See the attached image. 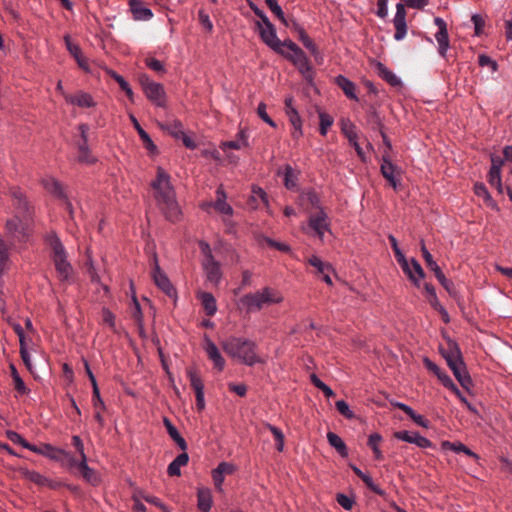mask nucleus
<instances>
[{"label": "nucleus", "instance_id": "obj_52", "mask_svg": "<svg viewBox=\"0 0 512 512\" xmlns=\"http://www.w3.org/2000/svg\"><path fill=\"white\" fill-rule=\"evenodd\" d=\"M319 120H320V134L325 136L328 132V129L332 126L334 119L332 116L327 114L326 112H319Z\"/></svg>", "mask_w": 512, "mask_h": 512}, {"label": "nucleus", "instance_id": "obj_34", "mask_svg": "<svg viewBox=\"0 0 512 512\" xmlns=\"http://www.w3.org/2000/svg\"><path fill=\"white\" fill-rule=\"evenodd\" d=\"M350 468L353 470V472L366 484V486L372 490L374 493L378 495H383V490L374 483L372 477L364 473L361 469H359L356 465L350 464Z\"/></svg>", "mask_w": 512, "mask_h": 512}, {"label": "nucleus", "instance_id": "obj_36", "mask_svg": "<svg viewBox=\"0 0 512 512\" xmlns=\"http://www.w3.org/2000/svg\"><path fill=\"white\" fill-rule=\"evenodd\" d=\"M379 76L392 86H398L401 84L400 79L383 63L377 62L376 64Z\"/></svg>", "mask_w": 512, "mask_h": 512}, {"label": "nucleus", "instance_id": "obj_10", "mask_svg": "<svg viewBox=\"0 0 512 512\" xmlns=\"http://www.w3.org/2000/svg\"><path fill=\"white\" fill-rule=\"evenodd\" d=\"M308 227L312 230L313 235L321 241H323L325 233L331 231L328 215L323 208L309 216Z\"/></svg>", "mask_w": 512, "mask_h": 512}, {"label": "nucleus", "instance_id": "obj_49", "mask_svg": "<svg viewBox=\"0 0 512 512\" xmlns=\"http://www.w3.org/2000/svg\"><path fill=\"white\" fill-rule=\"evenodd\" d=\"M265 427L273 434L276 441V448L279 452H282L284 449V434L283 432L276 426L271 425L270 423H265Z\"/></svg>", "mask_w": 512, "mask_h": 512}, {"label": "nucleus", "instance_id": "obj_60", "mask_svg": "<svg viewBox=\"0 0 512 512\" xmlns=\"http://www.w3.org/2000/svg\"><path fill=\"white\" fill-rule=\"evenodd\" d=\"M304 199L309 202L312 207L316 208L318 211H320V208H323L320 204V199L317 195V193L313 190H309L303 195Z\"/></svg>", "mask_w": 512, "mask_h": 512}, {"label": "nucleus", "instance_id": "obj_26", "mask_svg": "<svg viewBox=\"0 0 512 512\" xmlns=\"http://www.w3.org/2000/svg\"><path fill=\"white\" fill-rule=\"evenodd\" d=\"M248 136L249 135H248V132L246 129H240L237 134L236 140L225 141L221 144L220 147L223 150H226V149L239 150V149L248 147L249 146Z\"/></svg>", "mask_w": 512, "mask_h": 512}, {"label": "nucleus", "instance_id": "obj_37", "mask_svg": "<svg viewBox=\"0 0 512 512\" xmlns=\"http://www.w3.org/2000/svg\"><path fill=\"white\" fill-rule=\"evenodd\" d=\"M327 440H328V443L333 448L336 449V451L339 453L340 456H342V457L348 456L347 446L340 436H338L337 434H335L333 432H328Z\"/></svg>", "mask_w": 512, "mask_h": 512}, {"label": "nucleus", "instance_id": "obj_31", "mask_svg": "<svg viewBox=\"0 0 512 512\" xmlns=\"http://www.w3.org/2000/svg\"><path fill=\"white\" fill-rule=\"evenodd\" d=\"M189 461V456L186 451L179 454L169 465L167 468V473L169 476H180L181 475V467L187 465Z\"/></svg>", "mask_w": 512, "mask_h": 512}, {"label": "nucleus", "instance_id": "obj_3", "mask_svg": "<svg viewBox=\"0 0 512 512\" xmlns=\"http://www.w3.org/2000/svg\"><path fill=\"white\" fill-rule=\"evenodd\" d=\"M284 300L282 293L271 287H264L254 293H248L237 301L240 310L246 313L260 311L265 306L279 304Z\"/></svg>", "mask_w": 512, "mask_h": 512}, {"label": "nucleus", "instance_id": "obj_6", "mask_svg": "<svg viewBox=\"0 0 512 512\" xmlns=\"http://www.w3.org/2000/svg\"><path fill=\"white\" fill-rule=\"evenodd\" d=\"M429 0H404L403 3L396 4V13L393 18V25L395 28L394 39L396 41L403 40L407 35V21L405 6L413 9H423L427 6Z\"/></svg>", "mask_w": 512, "mask_h": 512}, {"label": "nucleus", "instance_id": "obj_28", "mask_svg": "<svg viewBox=\"0 0 512 512\" xmlns=\"http://www.w3.org/2000/svg\"><path fill=\"white\" fill-rule=\"evenodd\" d=\"M408 278L416 285L419 286V282L424 278L425 273L420 263L414 258L408 262V272H404Z\"/></svg>", "mask_w": 512, "mask_h": 512}, {"label": "nucleus", "instance_id": "obj_27", "mask_svg": "<svg viewBox=\"0 0 512 512\" xmlns=\"http://www.w3.org/2000/svg\"><path fill=\"white\" fill-rule=\"evenodd\" d=\"M335 83L342 89L343 93L351 100L358 101V96L356 94V85L354 82L349 80L347 77L343 75H338L335 78Z\"/></svg>", "mask_w": 512, "mask_h": 512}, {"label": "nucleus", "instance_id": "obj_14", "mask_svg": "<svg viewBox=\"0 0 512 512\" xmlns=\"http://www.w3.org/2000/svg\"><path fill=\"white\" fill-rule=\"evenodd\" d=\"M434 24L438 28V31L435 33V39L438 43V53L441 57L445 58L450 48L447 24L441 17H435Z\"/></svg>", "mask_w": 512, "mask_h": 512}, {"label": "nucleus", "instance_id": "obj_35", "mask_svg": "<svg viewBox=\"0 0 512 512\" xmlns=\"http://www.w3.org/2000/svg\"><path fill=\"white\" fill-rule=\"evenodd\" d=\"M289 122L292 126L291 136L294 140H299L303 136L302 119L298 111H291L287 115Z\"/></svg>", "mask_w": 512, "mask_h": 512}, {"label": "nucleus", "instance_id": "obj_18", "mask_svg": "<svg viewBox=\"0 0 512 512\" xmlns=\"http://www.w3.org/2000/svg\"><path fill=\"white\" fill-rule=\"evenodd\" d=\"M64 99L68 104L80 108H92L96 106L92 95L84 91H78L75 94H64Z\"/></svg>", "mask_w": 512, "mask_h": 512}, {"label": "nucleus", "instance_id": "obj_24", "mask_svg": "<svg viewBox=\"0 0 512 512\" xmlns=\"http://www.w3.org/2000/svg\"><path fill=\"white\" fill-rule=\"evenodd\" d=\"M31 451L54 461H62L61 454H63V449L56 448L51 444H42L41 446L33 445Z\"/></svg>", "mask_w": 512, "mask_h": 512}, {"label": "nucleus", "instance_id": "obj_63", "mask_svg": "<svg viewBox=\"0 0 512 512\" xmlns=\"http://www.w3.org/2000/svg\"><path fill=\"white\" fill-rule=\"evenodd\" d=\"M145 64L147 67H149L150 69L158 72V73H164L165 72V67H164V64L158 60V59H155V58H147L145 60Z\"/></svg>", "mask_w": 512, "mask_h": 512}, {"label": "nucleus", "instance_id": "obj_25", "mask_svg": "<svg viewBox=\"0 0 512 512\" xmlns=\"http://www.w3.org/2000/svg\"><path fill=\"white\" fill-rule=\"evenodd\" d=\"M78 468L81 471L83 479L93 486H98L101 483L99 474L87 464V459L79 460Z\"/></svg>", "mask_w": 512, "mask_h": 512}, {"label": "nucleus", "instance_id": "obj_58", "mask_svg": "<svg viewBox=\"0 0 512 512\" xmlns=\"http://www.w3.org/2000/svg\"><path fill=\"white\" fill-rule=\"evenodd\" d=\"M266 109H267V106L265 103H263V102L259 103L258 108H257V114L265 123H267L271 127L275 128L276 123L267 114Z\"/></svg>", "mask_w": 512, "mask_h": 512}, {"label": "nucleus", "instance_id": "obj_59", "mask_svg": "<svg viewBox=\"0 0 512 512\" xmlns=\"http://www.w3.org/2000/svg\"><path fill=\"white\" fill-rule=\"evenodd\" d=\"M336 500L337 503L347 511L351 510L355 503L354 499L342 493L337 494Z\"/></svg>", "mask_w": 512, "mask_h": 512}, {"label": "nucleus", "instance_id": "obj_51", "mask_svg": "<svg viewBox=\"0 0 512 512\" xmlns=\"http://www.w3.org/2000/svg\"><path fill=\"white\" fill-rule=\"evenodd\" d=\"M6 436L11 442H13L14 444L21 445L25 449H28L31 451L33 448V444H30L19 433L15 432L13 430H7Z\"/></svg>", "mask_w": 512, "mask_h": 512}, {"label": "nucleus", "instance_id": "obj_33", "mask_svg": "<svg viewBox=\"0 0 512 512\" xmlns=\"http://www.w3.org/2000/svg\"><path fill=\"white\" fill-rule=\"evenodd\" d=\"M159 127L175 139H179L184 132L182 123L176 119L159 123Z\"/></svg>", "mask_w": 512, "mask_h": 512}, {"label": "nucleus", "instance_id": "obj_5", "mask_svg": "<svg viewBox=\"0 0 512 512\" xmlns=\"http://www.w3.org/2000/svg\"><path fill=\"white\" fill-rule=\"evenodd\" d=\"M51 248V259L54 264L57 278L62 283H71L73 280V267L68 260L64 245L58 236L51 233L46 238Z\"/></svg>", "mask_w": 512, "mask_h": 512}, {"label": "nucleus", "instance_id": "obj_64", "mask_svg": "<svg viewBox=\"0 0 512 512\" xmlns=\"http://www.w3.org/2000/svg\"><path fill=\"white\" fill-rule=\"evenodd\" d=\"M199 21L201 25L204 27L206 31L209 33L213 31V23L210 20V17L207 13H205L203 10H200L198 13Z\"/></svg>", "mask_w": 512, "mask_h": 512}, {"label": "nucleus", "instance_id": "obj_21", "mask_svg": "<svg viewBox=\"0 0 512 512\" xmlns=\"http://www.w3.org/2000/svg\"><path fill=\"white\" fill-rule=\"evenodd\" d=\"M227 194L223 189V186L220 185L216 190V200L212 204L216 211L223 215L232 216L233 208L230 204L227 203Z\"/></svg>", "mask_w": 512, "mask_h": 512}, {"label": "nucleus", "instance_id": "obj_61", "mask_svg": "<svg viewBox=\"0 0 512 512\" xmlns=\"http://www.w3.org/2000/svg\"><path fill=\"white\" fill-rule=\"evenodd\" d=\"M465 445L459 441L456 442H450V441H443L441 443V448L443 450H451L455 453H462Z\"/></svg>", "mask_w": 512, "mask_h": 512}, {"label": "nucleus", "instance_id": "obj_17", "mask_svg": "<svg viewBox=\"0 0 512 512\" xmlns=\"http://www.w3.org/2000/svg\"><path fill=\"white\" fill-rule=\"evenodd\" d=\"M204 350L208 358L213 362L214 367L218 371H222L225 367V360L216 344L207 335L204 336Z\"/></svg>", "mask_w": 512, "mask_h": 512}, {"label": "nucleus", "instance_id": "obj_22", "mask_svg": "<svg viewBox=\"0 0 512 512\" xmlns=\"http://www.w3.org/2000/svg\"><path fill=\"white\" fill-rule=\"evenodd\" d=\"M134 128L139 134L140 139L142 140V143L144 147L151 153L156 154L158 152L157 146L154 144L153 140L149 136V134L140 126L138 120L133 114H130L129 116Z\"/></svg>", "mask_w": 512, "mask_h": 512}, {"label": "nucleus", "instance_id": "obj_62", "mask_svg": "<svg viewBox=\"0 0 512 512\" xmlns=\"http://www.w3.org/2000/svg\"><path fill=\"white\" fill-rule=\"evenodd\" d=\"M116 82L119 84L120 88L125 92L128 99L133 103L134 102V93L129 85V83L124 79V77L116 78Z\"/></svg>", "mask_w": 512, "mask_h": 512}, {"label": "nucleus", "instance_id": "obj_55", "mask_svg": "<svg viewBox=\"0 0 512 512\" xmlns=\"http://www.w3.org/2000/svg\"><path fill=\"white\" fill-rule=\"evenodd\" d=\"M338 412L347 419H353L355 417L354 412L350 409L348 403L344 400H338L335 403Z\"/></svg>", "mask_w": 512, "mask_h": 512}, {"label": "nucleus", "instance_id": "obj_32", "mask_svg": "<svg viewBox=\"0 0 512 512\" xmlns=\"http://www.w3.org/2000/svg\"><path fill=\"white\" fill-rule=\"evenodd\" d=\"M293 26H294L295 30L298 32L299 40L302 42L304 47L306 49H308L312 55L317 57L319 54L317 46L312 41V39L308 36V34L305 32L304 28L296 22H293Z\"/></svg>", "mask_w": 512, "mask_h": 512}, {"label": "nucleus", "instance_id": "obj_38", "mask_svg": "<svg viewBox=\"0 0 512 512\" xmlns=\"http://www.w3.org/2000/svg\"><path fill=\"white\" fill-rule=\"evenodd\" d=\"M198 508L203 512H208L212 506V496L209 489L201 488L197 493Z\"/></svg>", "mask_w": 512, "mask_h": 512}, {"label": "nucleus", "instance_id": "obj_7", "mask_svg": "<svg viewBox=\"0 0 512 512\" xmlns=\"http://www.w3.org/2000/svg\"><path fill=\"white\" fill-rule=\"evenodd\" d=\"M201 253L203 254L202 267L206 274L207 280L218 285L222 279V271L220 263L214 258L212 249L207 242L199 243Z\"/></svg>", "mask_w": 512, "mask_h": 512}, {"label": "nucleus", "instance_id": "obj_20", "mask_svg": "<svg viewBox=\"0 0 512 512\" xmlns=\"http://www.w3.org/2000/svg\"><path fill=\"white\" fill-rule=\"evenodd\" d=\"M6 230L10 236L18 239H24L27 236V227L18 216L6 222Z\"/></svg>", "mask_w": 512, "mask_h": 512}, {"label": "nucleus", "instance_id": "obj_11", "mask_svg": "<svg viewBox=\"0 0 512 512\" xmlns=\"http://www.w3.org/2000/svg\"><path fill=\"white\" fill-rule=\"evenodd\" d=\"M380 169L383 177L389 182L393 189L398 190L401 185L399 178L401 170L391 162L388 152L382 155Z\"/></svg>", "mask_w": 512, "mask_h": 512}, {"label": "nucleus", "instance_id": "obj_56", "mask_svg": "<svg viewBox=\"0 0 512 512\" xmlns=\"http://www.w3.org/2000/svg\"><path fill=\"white\" fill-rule=\"evenodd\" d=\"M340 124H341V131L346 138L357 134L356 126L349 119H342Z\"/></svg>", "mask_w": 512, "mask_h": 512}, {"label": "nucleus", "instance_id": "obj_2", "mask_svg": "<svg viewBox=\"0 0 512 512\" xmlns=\"http://www.w3.org/2000/svg\"><path fill=\"white\" fill-rule=\"evenodd\" d=\"M151 186L155 190L156 201L165 217L172 222L178 221L181 212L176 201L175 191L171 185L169 174L162 167L157 168V176Z\"/></svg>", "mask_w": 512, "mask_h": 512}, {"label": "nucleus", "instance_id": "obj_15", "mask_svg": "<svg viewBox=\"0 0 512 512\" xmlns=\"http://www.w3.org/2000/svg\"><path fill=\"white\" fill-rule=\"evenodd\" d=\"M449 368L453 372L455 378L458 380V382L461 384V386L469 390L472 386V379L467 372L466 365L463 361V357L460 358L458 361H453L448 364Z\"/></svg>", "mask_w": 512, "mask_h": 512}, {"label": "nucleus", "instance_id": "obj_57", "mask_svg": "<svg viewBox=\"0 0 512 512\" xmlns=\"http://www.w3.org/2000/svg\"><path fill=\"white\" fill-rule=\"evenodd\" d=\"M424 289L425 291L427 292L428 296H429V303L431 304V306L436 309L437 307H440L441 303L439 302L438 300V297L436 295V291H435V288L429 284V283H426L424 285Z\"/></svg>", "mask_w": 512, "mask_h": 512}, {"label": "nucleus", "instance_id": "obj_43", "mask_svg": "<svg viewBox=\"0 0 512 512\" xmlns=\"http://www.w3.org/2000/svg\"><path fill=\"white\" fill-rule=\"evenodd\" d=\"M382 441V436L378 433H373L369 435L368 438V446L372 449L374 453V458L378 461L383 459V453L379 448V444Z\"/></svg>", "mask_w": 512, "mask_h": 512}, {"label": "nucleus", "instance_id": "obj_42", "mask_svg": "<svg viewBox=\"0 0 512 512\" xmlns=\"http://www.w3.org/2000/svg\"><path fill=\"white\" fill-rule=\"evenodd\" d=\"M20 473L25 479L39 486H44L45 483H48V478L37 471L21 468Z\"/></svg>", "mask_w": 512, "mask_h": 512}, {"label": "nucleus", "instance_id": "obj_44", "mask_svg": "<svg viewBox=\"0 0 512 512\" xmlns=\"http://www.w3.org/2000/svg\"><path fill=\"white\" fill-rule=\"evenodd\" d=\"M488 182L490 183L491 186L495 187L500 194L503 193L500 169H497V167H490V171L488 174Z\"/></svg>", "mask_w": 512, "mask_h": 512}, {"label": "nucleus", "instance_id": "obj_46", "mask_svg": "<svg viewBox=\"0 0 512 512\" xmlns=\"http://www.w3.org/2000/svg\"><path fill=\"white\" fill-rule=\"evenodd\" d=\"M78 160L83 163L92 164L96 159L91 155L88 142H80L78 145Z\"/></svg>", "mask_w": 512, "mask_h": 512}, {"label": "nucleus", "instance_id": "obj_53", "mask_svg": "<svg viewBox=\"0 0 512 512\" xmlns=\"http://www.w3.org/2000/svg\"><path fill=\"white\" fill-rule=\"evenodd\" d=\"M309 264L317 269L319 274H324L325 272L331 271V266L329 263L323 262L318 256L313 255L308 260Z\"/></svg>", "mask_w": 512, "mask_h": 512}, {"label": "nucleus", "instance_id": "obj_41", "mask_svg": "<svg viewBox=\"0 0 512 512\" xmlns=\"http://www.w3.org/2000/svg\"><path fill=\"white\" fill-rule=\"evenodd\" d=\"M442 355L445 358L447 364L453 361H458L460 358H462L460 348L455 342H449L447 349L443 350Z\"/></svg>", "mask_w": 512, "mask_h": 512}, {"label": "nucleus", "instance_id": "obj_12", "mask_svg": "<svg viewBox=\"0 0 512 512\" xmlns=\"http://www.w3.org/2000/svg\"><path fill=\"white\" fill-rule=\"evenodd\" d=\"M425 367L432 371L440 380V382L449 390H451L461 402H466V397L462 394L459 388L455 385L451 377L446 374L444 371L440 369L438 365L429 360L428 358L424 359Z\"/></svg>", "mask_w": 512, "mask_h": 512}, {"label": "nucleus", "instance_id": "obj_40", "mask_svg": "<svg viewBox=\"0 0 512 512\" xmlns=\"http://www.w3.org/2000/svg\"><path fill=\"white\" fill-rule=\"evenodd\" d=\"M204 310L208 316H213L217 312V303L215 297L208 292H203L200 296Z\"/></svg>", "mask_w": 512, "mask_h": 512}, {"label": "nucleus", "instance_id": "obj_16", "mask_svg": "<svg viewBox=\"0 0 512 512\" xmlns=\"http://www.w3.org/2000/svg\"><path fill=\"white\" fill-rule=\"evenodd\" d=\"M394 437L398 440L415 444L419 448L423 449L431 448L433 446L432 442L428 438L421 436L418 432H410L406 430L397 431L394 433Z\"/></svg>", "mask_w": 512, "mask_h": 512}, {"label": "nucleus", "instance_id": "obj_47", "mask_svg": "<svg viewBox=\"0 0 512 512\" xmlns=\"http://www.w3.org/2000/svg\"><path fill=\"white\" fill-rule=\"evenodd\" d=\"M187 376L190 381V385L194 389L195 393L204 392V384L199 376V374L196 372V370L190 368L187 370Z\"/></svg>", "mask_w": 512, "mask_h": 512}, {"label": "nucleus", "instance_id": "obj_30", "mask_svg": "<svg viewBox=\"0 0 512 512\" xmlns=\"http://www.w3.org/2000/svg\"><path fill=\"white\" fill-rule=\"evenodd\" d=\"M43 187L51 194L58 198H65V192L61 183L54 177H45L42 179Z\"/></svg>", "mask_w": 512, "mask_h": 512}, {"label": "nucleus", "instance_id": "obj_19", "mask_svg": "<svg viewBox=\"0 0 512 512\" xmlns=\"http://www.w3.org/2000/svg\"><path fill=\"white\" fill-rule=\"evenodd\" d=\"M129 7L136 21H147L153 17V12L144 6L142 0H129Z\"/></svg>", "mask_w": 512, "mask_h": 512}, {"label": "nucleus", "instance_id": "obj_45", "mask_svg": "<svg viewBox=\"0 0 512 512\" xmlns=\"http://www.w3.org/2000/svg\"><path fill=\"white\" fill-rule=\"evenodd\" d=\"M474 192L475 194L478 196V197H481L483 198V200L485 201V203L492 207V208H496V203L494 202V200L492 199L490 193L488 192L486 186L483 184V183H476L474 185Z\"/></svg>", "mask_w": 512, "mask_h": 512}, {"label": "nucleus", "instance_id": "obj_13", "mask_svg": "<svg viewBox=\"0 0 512 512\" xmlns=\"http://www.w3.org/2000/svg\"><path fill=\"white\" fill-rule=\"evenodd\" d=\"M153 263L154 268L152 272V277L155 282V284L169 297H175L176 296V290L171 284L169 278L167 275L161 270L157 255H153Z\"/></svg>", "mask_w": 512, "mask_h": 512}, {"label": "nucleus", "instance_id": "obj_29", "mask_svg": "<svg viewBox=\"0 0 512 512\" xmlns=\"http://www.w3.org/2000/svg\"><path fill=\"white\" fill-rule=\"evenodd\" d=\"M163 424H164V426H165V428L167 430V433L173 439V441L178 445V447L182 451H186L187 450V442L180 435V433L178 432L176 427L172 424V422L167 417H164L163 418Z\"/></svg>", "mask_w": 512, "mask_h": 512}, {"label": "nucleus", "instance_id": "obj_50", "mask_svg": "<svg viewBox=\"0 0 512 512\" xmlns=\"http://www.w3.org/2000/svg\"><path fill=\"white\" fill-rule=\"evenodd\" d=\"M10 370H11V376H12L13 381H14L15 389L20 394H26L28 392V389H27L24 381L20 377L16 367L13 364H10Z\"/></svg>", "mask_w": 512, "mask_h": 512}, {"label": "nucleus", "instance_id": "obj_8", "mask_svg": "<svg viewBox=\"0 0 512 512\" xmlns=\"http://www.w3.org/2000/svg\"><path fill=\"white\" fill-rule=\"evenodd\" d=\"M146 97L156 106L165 107L166 93L162 84L150 80L147 76L140 79Z\"/></svg>", "mask_w": 512, "mask_h": 512}, {"label": "nucleus", "instance_id": "obj_48", "mask_svg": "<svg viewBox=\"0 0 512 512\" xmlns=\"http://www.w3.org/2000/svg\"><path fill=\"white\" fill-rule=\"evenodd\" d=\"M266 5L271 10V12L283 23L285 26H288V21L285 18L284 12L281 6L278 4L277 0H265Z\"/></svg>", "mask_w": 512, "mask_h": 512}, {"label": "nucleus", "instance_id": "obj_4", "mask_svg": "<svg viewBox=\"0 0 512 512\" xmlns=\"http://www.w3.org/2000/svg\"><path fill=\"white\" fill-rule=\"evenodd\" d=\"M222 348L229 356L245 365L253 366L262 362L256 353V344L251 340L231 337L222 343Z\"/></svg>", "mask_w": 512, "mask_h": 512}, {"label": "nucleus", "instance_id": "obj_54", "mask_svg": "<svg viewBox=\"0 0 512 512\" xmlns=\"http://www.w3.org/2000/svg\"><path fill=\"white\" fill-rule=\"evenodd\" d=\"M296 181L297 177L295 175L294 169L289 165L286 166L284 172V184L286 188L292 189L296 187Z\"/></svg>", "mask_w": 512, "mask_h": 512}, {"label": "nucleus", "instance_id": "obj_9", "mask_svg": "<svg viewBox=\"0 0 512 512\" xmlns=\"http://www.w3.org/2000/svg\"><path fill=\"white\" fill-rule=\"evenodd\" d=\"M421 252L427 267L434 272L436 279L449 294L454 295L455 288L453 282L446 278L439 265L436 263V261H434L431 253L428 251L423 241L421 245Z\"/></svg>", "mask_w": 512, "mask_h": 512}, {"label": "nucleus", "instance_id": "obj_39", "mask_svg": "<svg viewBox=\"0 0 512 512\" xmlns=\"http://www.w3.org/2000/svg\"><path fill=\"white\" fill-rule=\"evenodd\" d=\"M388 239L394 251L397 262L400 264L404 272H408V260L405 258L403 252L399 248L397 239L392 234L388 236Z\"/></svg>", "mask_w": 512, "mask_h": 512}, {"label": "nucleus", "instance_id": "obj_1", "mask_svg": "<svg viewBox=\"0 0 512 512\" xmlns=\"http://www.w3.org/2000/svg\"><path fill=\"white\" fill-rule=\"evenodd\" d=\"M256 27L261 40L274 52L292 62L305 80L312 83L314 70L304 51L290 39L281 41L277 37L275 26L269 19L263 22L257 21Z\"/></svg>", "mask_w": 512, "mask_h": 512}, {"label": "nucleus", "instance_id": "obj_23", "mask_svg": "<svg viewBox=\"0 0 512 512\" xmlns=\"http://www.w3.org/2000/svg\"><path fill=\"white\" fill-rule=\"evenodd\" d=\"M64 41L66 44V47L70 54L75 58L78 65L84 70L89 71V65L87 62V59L82 55V51L79 45L72 43L70 36L66 35L64 37Z\"/></svg>", "mask_w": 512, "mask_h": 512}]
</instances>
